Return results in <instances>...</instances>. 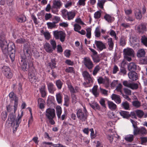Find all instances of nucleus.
<instances>
[{
	"instance_id": "f257e3e1",
	"label": "nucleus",
	"mask_w": 147,
	"mask_h": 147,
	"mask_svg": "<svg viewBox=\"0 0 147 147\" xmlns=\"http://www.w3.org/2000/svg\"><path fill=\"white\" fill-rule=\"evenodd\" d=\"M24 53L21 55V61L20 63L21 67L24 71H27L28 69L33 65L32 61H28L31 58V48L30 45L27 43L25 44L23 47Z\"/></svg>"
},
{
	"instance_id": "f03ea898",
	"label": "nucleus",
	"mask_w": 147,
	"mask_h": 147,
	"mask_svg": "<svg viewBox=\"0 0 147 147\" xmlns=\"http://www.w3.org/2000/svg\"><path fill=\"white\" fill-rule=\"evenodd\" d=\"M0 47L4 54L9 55L11 61L14 59L15 46L13 43H8L6 40H0Z\"/></svg>"
},
{
	"instance_id": "7ed1b4c3",
	"label": "nucleus",
	"mask_w": 147,
	"mask_h": 147,
	"mask_svg": "<svg viewBox=\"0 0 147 147\" xmlns=\"http://www.w3.org/2000/svg\"><path fill=\"white\" fill-rule=\"evenodd\" d=\"M18 116L19 115L18 119L16 120L15 119L16 116L12 113H10L8 116V121L10 122L9 123L13 127V133L17 130V128L21 122L22 116L19 117Z\"/></svg>"
},
{
	"instance_id": "20e7f679",
	"label": "nucleus",
	"mask_w": 147,
	"mask_h": 147,
	"mask_svg": "<svg viewBox=\"0 0 147 147\" xmlns=\"http://www.w3.org/2000/svg\"><path fill=\"white\" fill-rule=\"evenodd\" d=\"M61 13L63 18L65 20H73L76 15L74 10L68 11L65 9H63Z\"/></svg>"
},
{
	"instance_id": "39448f33",
	"label": "nucleus",
	"mask_w": 147,
	"mask_h": 147,
	"mask_svg": "<svg viewBox=\"0 0 147 147\" xmlns=\"http://www.w3.org/2000/svg\"><path fill=\"white\" fill-rule=\"evenodd\" d=\"M76 115L77 118L82 122L86 121L88 117V113L85 109L84 112H83L81 109H79L77 111Z\"/></svg>"
},
{
	"instance_id": "423d86ee",
	"label": "nucleus",
	"mask_w": 147,
	"mask_h": 147,
	"mask_svg": "<svg viewBox=\"0 0 147 147\" xmlns=\"http://www.w3.org/2000/svg\"><path fill=\"white\" fill-rule=\"evenodd\" d=\"M10 99L11 101H14V105L13 113H15L17 109V108L18 105V98L17 96L13 92H11L9 94Z\"/></svg>"
},
{
	"instance_id": "0eeeda50",
	"label": "nucleus",
	"mask_w": 147,
	"mask_h": 147,
	"mask_svg": "<svg viewBox=\"0 0 147 147\" xmlns=\"http://www.w3.org/2000/svg\"><path fill=\"white\" fill-rule=\"evenodd\" d=\"M2 71L4 75L8 78H11L13 74L10 68L4 65L2 68Z\"/></svg>"
},
{
	"instance_id": "6e6552de",
	"label": "nucleus",
	"mask_w": 147,
	"mask_h": 147,
	"mask_svg": "<svg viewBox=\"0 0 147 147\" xmlns=\"http://www.w3.org/2000/svg\"><path fill=\"white\" fill-rule=\"evenodd\" d=\"M54 36L56 39H59L61 42L65 41L66 36L65 33L62 31L57 32L54 33Z\"/></svg>"
},
{
	"instance_id": "1a4fd4ad",
	"label": "nucleus",
	"mask_w": 147,
	"mask_h": 147,
	"mask_svg": "<svg viewBox=\"0 0 147 147\" xmlns=\"http://www.w3.org/2000/svg\"><path fill=\"white\" fill-rule=\"evenodd\" d=\"M146 133L147 131L145 128L144 127L138 128L137 127L134 130L133 133L134 135L138 134L144 135Z\"/></svg>"
},
{
	"instance_id": "9d476101",
	"label": "nucleus",
	"mask_w": 147,
	"mask_h": 147,
	"mask_svg": "<svg viewBox=\"0 0 147 147\" xmlns=\"http://www.w3.org/2000/svg\"><path fill=\"white\" fill-rule=\"evenodd\" d=\"M84 64L85 67L89 69H92L94 66L92 62L88 57L84 58Z\"/></svg>"
},
{
	"instance_id": "9b49d317",
	"label": "nucleus",
	"mask_w": 147,
	"mask_h": 147,
	"mask_svg": "<svg viewBox=\"0 0 147 147\" xmlns=\"http://www.w3.org/2000/svg\"><path fill=\"white\" fill-rule=\"evenodd\" d=\"M36 71L35 70H33V71L30 72L28 73V78L29 81L31 83L35 82L38 78L36 76Z\"/></svg>"
},
{
	"instance_id": "f8f14e48",
	"label": "nucleus",
	"mask_w": 147,
	"mask_h": 147,
	"mask_svg": "<svg viewBox=\"0 0 147 147\" xmlns=\"http://www.w3.org/2000/svg\"><path fill=\"white\" fill-rule=\"evenodd\" d=\"M82 75L84 80L88 84H90L93 82L92 78L91 77L89 73L87 71H83Z\"/></svg>"
},
{
	"instance_id": "ddd939ff",
	"label": "nucleus",
	"mask_w": 147,
	"mask_h": 147,
	"mask_svg": "<svg viewBox=\"0 0 147 147\" xmlns=\"http://www.w3.org/2000/svg\"><path fill=\"white\" fill-rule=\"evenodd\" d=\"M45 115L47 118H54L55 116V110L51 108L48 109L46 111Z\"/></svg>"
},
{
	"instance_id": "4468645a",
	"label": "nucleus",
	"mask_w": 147,
	"mask_h": 147,
	"mask_svg": "<svg viewBox=\"0 0 147 147\" xmlns=\"http://www.w3.org/2000/svg\"><path fill=\"white\" fill-rule=\"evenodd\" d=\"M134 14L135 18L138 20H141L142 16L141 10L138 8H136L134 10Z\"/></svg>"
},
{
	"instance_id": "2eb2a0df",
	"label": "nucleus",
	"mask_w": 147,
	"mask_h": 147,
	"mask_svg": "<svg viewBox=\"0 0 147 147\" xmlns=\"http://www.w3.org/2000/svg\"><path fill=\"white\" fill-rule=\"evenodd\" d=\"M146 25L144 23L141 24L138 27L137 31L138 32L141 33H143L146 32L147 30L146 27Z\"/></svg>"
},
{
	"instance_id": "dca6fc26",
	"label": "nucleus",
	"mask_w": 147,
	"mask_h": 147,
	"mask_svg": "<svg viewBox=\"0 0 147 147\" xmlns=\"http://www.w3.org/2000/svg\"><path fill=\"white\" fill-rule=\"evenodd\" d=\"M95 43L96 45L97 48L100 51H101L103 49L106 48L105 45L101 41L95 40Z\"/></svg>"
},
{
	"instance_id": "f3484780",
	"label": "nucleus",
	"mask_w": 147,
	"mask_h": 147,
	"mask_svg": "<svg viewBox=\"0 0 147 147\" xmlns=\"http://www.w3.org/2000/svg\"><path fill=\"white\" fill-rule=\"evenodd\" d=\"M123 52L124 56H131L134 55V51L132 49L127 48L123 50Z\"/></svg>"
},
{
	"instance_id": "a211bd4d",
	"label": "nucleus",
	"mask_w": 147,
	"mask_h": 147,
	"mask_svg": "<svg viewBox=\"0 0 147 147\" xmlns=\"http://www.w3.org/2000/svg\"><path fill=\"white\" fill-rule=\"evenodd\" d=\"M128 76L129 78L132 81H136L138 79L137 74L135 71L129 72Z\"/></svg>"
},
{
	"instance_id": "6ab92c4d",
	"label": "nucleus",
	"mask_w": 147,
	"mask_h": 147,
	"mask_svg": "<svg viewBox=\"0 0 147 147\" xmlns=\"http://www.w3.org/2000/svg\"><path fill=\"white\" fill-rule=\"evenodd\" d=\"M111 97L112 99L114 100L116 103L119 104L121 103V100L119 95L113 94Z\"/></svg>"
},
{
	"instance_id": "aec40b11",
	"label": "nucleus",
	"mask_w": 147,
	"mask_h": 147,
	"mask_svg": "<svg viewBox=\"0 0 147 147\" xmlns=\"http://www.w3.org/2000/svg\"><path fill=\"white\" fill-rule=\"evenodd\" d=\"M137 65L134 63H130L128 66V69L129 71H134L136 70Z\"/></svg>"
},
{
	"instance_id": "412c9836",
	"label": "nucleus",
	"mask_w": 147,
	"mask_h": 147,
	"mask_svg": "<svg viewBox=\"0 0 147 147\" xmlns=\"http://www.w3.org/2000/svg\"><path fill=\"white\" fill-rule=\"evenodd\" d=\"M107 43L108 45V49L110 51H111L113 49L114 47V42L113 40V39L111 38H110L108 39L107 41Z\"/></svg>"
},
{
	"instance_id": "4be33fe9",
	"label": "nucleus",
	"mask_w": 147,
	"mask_h": 147,
	"mask_svg": "<svg viewBox=\"0 0 147 147\" xmlns=\"http://www.w3.org/2000/svg\"><path fill=\"white\" fill-rule=\"evenodd\" d=\"M48 89L49 92L53 93L55 89L54 86L52 82H48L47 83Z\"/></svg>"
},
{
	"instance_id": "5701e85b",
	"label": "nucleus",
	"mask_w": 147,
	"mask_h": 147,
	"mask_svg": "<svg viewBox=\"0 0 147 147\" xmlns=\"http://www.w3.org/2000/svg\"><path fill=\"white\" fill-rule=\"evenodd\" d=\"M40 91L42 97H45L47 94L46 91V86L45 84L42 85L40 89Z\"/></svg>"
},
{
	"instance_id": "b1692460",
	"label": "nucleus",
	"mask_w": 147,
	"mask_h": 147,
	"mask_svg": "<svg viewBox=\"0 0 147 147\" xmlns=\"http://www.w3.org/2000/svg\"><path fill=\"white\" fill-rule=\"evenodd\" d=\"M45 50L47 52L51 53L53 51V48H52L51 45L48 43H46L44 45Z\"/></svg>"
},
{
	"instance_id": "393cba45",
	"label": "nucleus",
	"mask_w": 147,
	"mask_h": 147,
	"mask_svg": "<svg viewBox=\"0 0 147 147\" xmlns=\"http://www.w3.org/2000/svg\"><path fill=\"white\" fill-rule=\"evenodd\" d=\"M55 59H52L51 60V62L48 64L49 66L51 69H53L56 67Z\"/></svg>"
},
{
	"instance_id": "a878e982",
	"label": "nucleus",
	"mask_w": 147,
	"mask_h": 147,
	"mask_svg": "<svg viewBox=\"0 0 147 147\" xmlns=\"http://www.w3.org/2000/svg\"><path fill=\"white\" fill-rule=\"evenodd\" d=\"M121 106V107L125 110H129L130 109L129 105L127 101L123 102Z\"/></svg>"
},
{
	"instance_id": "bb28decb",
	"label": "nucleus",
	"mask_w": 147,
	"mask_h": 147,
	"mask_svg": "<svg viewBox=\"0 0 147 147\" xmlns=\"http://www.w3.org/2000/svg\"><path fill=\"white\" fill-rule=\"evenodd\" d=\"M108 104L109 108L111 110H115L117 108V106L116 104L112 101H108Z\"/></svg>"
},
{
	"instance_id": "cd10ccee",
	"label": "nucleus",
	"mask_w": 147,
	"mask_h": 147,
	"mask_svg": "<svg viewBox=\"0 0 147 147\" xmlns=\"http://www.w3.org/2000/svg\"><path fill=\"white\" fill-rule=\"evenodd\" d=\"M145 52L143 49L139 50L137 52V56L138 57H144L145 55Z\"/></svg>"
},
{
	"instance_id": "c85d7f7f",
	"label": "nucleus",
	"mask_w": 147,
	"mask_h": 147,
	"mask_svg": "<svg viewBox=\"0 0 147 147\" xmlns=\"http://www.w3.org/2000/svg\"><path fill=\"white\" fill-rule=\"evenodd\" d=\"M98 87L97 85H95L92 89V92L96 97L98 96L99 95V93L97 91Z\"/></svg>"
},
{
	"instance_id": "c756f323",
	"label": "nucleus",
	"mask_w": 147,
	"mask_h": 147,
	"mask_svg": "<svg viewBox=\"0 0 147 147\" xmlns=\"http://www.w3.org/2000/svg\"><path fill=\"white\" fill-rule=\"evenodd\" d=\"M53 7L56 8H59L61 5V2L56 0H53Z\"/></svg>"
},
{
	"instance_id": "7c9ffc66",
	"label": "nucleus",
	"mask_w": 147,
	"mask_h": 147,
	"mask_svg": "<svg viewBox=\"0 0 147 147\" xmlns=\"http://www.w3.org/2000/svg\"><path fill=\"white\" fill-rule=\"evenodd\" d=\"M56 113L58 119L61 118V115L62 113V110L61 107L59 106H58L56 108Z\"/></svg>"
},
{
	"instance_id": "2f4dec72",
	"label": "nucleus",
	"mask_w": 147,
	"mask_h": 147,
	"mask_svg": "<svg viewBox=\"0 0 147 147\" xmlns=\"http://www.w3.org/2000/svg\"><path fill=\"white\" fill-rule=\"evenodd\" d=\"M38 104L39 105V107L40 109H42L44 107L45 102L43 99L39 98L38 100Z\"/></svg>"
},
{
	"instance_id": "473e14b6",
	"label": "nucleus",
	"mask_w": 147,
	"mask_h": 147,
	"mask_svg": "<svg viewBox=\"0 0 147 147\" xmlns=\"http://www.w3.org/2000/svg\"><path fill=\"white\" fill-rule=\"evenodd\" d=\"M134 138V136L133 135L129 134L125 136L124 139L126 141L131 142L133 141Z\"/></svg>"
},
{
	"instance_id": "72a5a7b5",
	"label": "nucleus",
	"mask_w": 147,
	"mask_h": 147,
	"mask_svg": "<svg viewBox=\"0 0 147 147\" xmlns=\"http://www.w3.org/2000/svg\"><path fill=\"white\" fill-rule=\"evenodd\" d=\"M120 114L123 118H128L129 117V112L122 111L119 112Z\"/></svg>"
},
{
	"instance_id": "f704fd0d",
	"label": "nucleus",
	"mask_w": 147,
	"mask_h": 147,
	"mask_svg": "<svg viewBox=\"0 0 147 147\" xmlns=\"http://www.w3.org/2000/svg\"><path fill=\"white\" fill-rule=\"evenodd\" d=\"M56 98L58 103L59 104L62 102V96L60 93H59L56 94Z\"/></svg>"
},
{
	"instance_id": "c9c22d12",
	"label": "nucleus",
	"mask_w": 147,
	"mask_h": 147,
	"mask_svg": "<svg viewBox=\"0 0 147 147\" xmlns=\"http://www.w3.org/2000/svg\"><path fill=\"white\" fill-rule=\"evenodd\" d=\"M104 18L109 22H111L113 21V18L110 15L107 14L105 15Z\"/></svg>"
},
{
	"instance_id": "e433bc0d",
	"label": "nucleus",
	"mask_w": 147,
	"mask_h": 147,
	"mask_svg": "<svg viewBox=\"0 0 147 147\" xmlns=\"http://www.w3.org/2000/svg\"><path fill=\"white\" fill-rule=\"evenodd\" d=\"M141 41L144 45L147 47V37L144 35L141 37Z\"/></svg>"
},
{
	"instance_id": "4c0bfd02",
	"label": "nucleus",
	"mask_w": 147,
	"mask_h": 147,
	"mask_svg": "<svg viewBox=\"0 0 147 147\" xmlns=\"http://www.w3.org/2000/svg\"><path fill=\"white\" fill-rule=\"evenodd\" d=\"M132 105L136 108H139L141 106V103L140 102H139L138 100L134 101L132 102Z\"/></svg>"
},
{
	"instance_id": "58836bf2",
	"label": "nucleus",
	"mask_w": 147,
	"mask_h": 147,
	"mask_svg": "<svg viewBox=\"0 0 147 147\" xmlns=\"http://www.w3.org/2000/svg\"><path fill=\"white\" fill-rule=\"evenodd\" d=\"M103 84L105 85V87L106 88L109 87L110 85V82L109 79L108 78L105 77Z\"/></svg>"
},
{
	"instance_id": "ea45409f",
	"label": "nucleus",
	"mask_w": 147,
	"mask_h": 147,
	"mask_svg": "<svg viewBox=\"0 0 147 147\" xmlns=\"http://www.w3.org/2000/svg\"><path fill=\"white\" fill-rule=\"evenodd\" d=\"M56 85L59 89L61 88L63 84V82L59 80H57L55 83Z\"/></svg>"
},
{
	"instance_id": "a19ab883",
	"label": "nucleus",
	"mask_w": 147,
	"mask_h": 147,
	"mask_svg": "<svg viewBox=\"0 0 147 147\" xmlns=\"http://www.w3.org/2000/svg\"><path fill=\"white\" fill-rule=\"evenodd\" d=\"M129 88L132 90H136L138 88V85L137 83H131Z\"/></svg>"
},
{
	"instance_id": "79ce46f5",
	"label": "nucleus",
	"mask_w": 147,
	"mask_h": 147,
	"mask_svg": "<svg viewBox=\"0 0 147 147\" xmlns=\"http://www.w3.org/2000/svg\"><path fill=\"white\" fill-rule=\"evenodd\" d=\"M136 112L137 116L140 118H142L144 114V112L141 110H138Z\"/></svg>"
},
{
	"instance_id": "37998d69",
	"label": "nucleus",
	"mask_w": 147,
	"mask_h": 147,
	"mask_svg": "<svg viewBox=\"0 0 147 147\" xmlns=\"http://www.w3.org/2000/svg\"><path fill=\"white\" fill-rule=\"evenodd\" d=\"M106 1L105 0H98L97 5L101 9L103 8V5Z\"/></svg>"
},
{
	"instance_id": "c03bdc74",
	"label": "nucleus",
	"mask_w": 147,
	"mask_h": 147,
	"mask_svg": "<svg viewBox=\"0 0 147 147\" xmlns=\"http://www.w3.org/2000/svg\"><path fill=\"white\" fill-rule=\"evenodd\" d=\"M95 36L97 37H99L100 36V27H97L94 31Z\"/></svg>"
},
{
	"instance_id": "a18cd8bd",
	"label": "nucleus",
	"mask_w": 147,
	"mask_h": 147,
	"mask_svg": "<svg viewBox=\"0 0 147 147\" xmlns=\"http://www.w3.org/2000/svg\"><path fill=\"white\" fill-rule=\"evenodd\" d=\"M100 68L99 65H97L96 66L94 69L92 74L94 76H96L100 70Z\"/></svg>"
},
{
	"instance_id": "49530a36",
	"label": "nucleus",
	"mask_w": 147,
	"mask_h": 147,
	"mask_svg": "<svg viewBox=\"0 0 147 147\" xmlns=\"http://www.w3.org/2000/svg\"><path fill=\"white\" fill-rule=\"evenodd\" d=\"M48 28L50 29H52L55 28L56 26L55 24L53 22H48L47 23Z\"/></svg>"
},
{
	"instance_id": "de8ad7c7",
	"label": "nucleus",
	"mask_w": 147,
	"mask_h": 147,
	"mask_svg": "<svg viewBox=\"0 0 147 147\" xmlns=\"http://www.w3.org/2000/svg\"><path fill=\"white\" fill-rule=\"evenodd\" d=\"M74 30L75 31L78 32L79 30H80L81 28V26L77 24H74Z\"/></svg>"
},
{
	"instance_id": "09e8293b",
	"label": "nucleus",
	"mask_w": 147,
	"mask_h": 147,
	"mask_svg": "<svg viewBox=\"0 0 147 147\" xmlns=\"http://www.w3.org/2000/svg\"><path fill=\"white\" fill-rule=\"evenodd\" d=\"M120 44L122 46H125L126 44V42L125 39L124 37L122 36L120 40Z\"/></svg>"
},
{
	"instance_id": "8fccbe9b",
	"label": "nucleus",
	"mask_w": 147,
	"mask_h": 147,
	"mask_svg": "<svg viewBox=\"0 0 147 147\" xmlns=\"http://www.w3.org/2000/svg\"><path fill=\"white\" fill-rule=\"evenodd\" d=\"M122 86L121 84H119L115 89V90L119 92L122 94Z\"/></svg>"
},
{
	"instance_id": "3c124183",
	"label": "nucleus",
	"mask_w": 147,
	"mask_h": 147,
	"mask_svg": "<svg viewBox=\"0 0 147 147\" xmlns=\"http://www.w3.org/2000/svg\"><path fill=\"white\" fill-rule=\"evenodd\" d=\"M86 31L87 32L86 36L88 38H90L91 36V28H87L86 29Z\"/></svg>"
},
{
	"instance_id": "603ef678",
	"label": "nucleus",
	"mask_w": 147,
	"mask_h": 147,
	"mask_svg": "<svg viewBox=\"0 0 147 147\" xmlns=\"http://www.w3.org/2000/svg\"><path fill=\"white\" fill-rule=\"evenodd\" d=\"M50 43L52 46L53 49L55 50L56 47V43L55 41L54 40H50Z\"/></svg>"
},
{
	"instance_id": "864d4df0",
	"label": "nucleus",
	"mask_w": 147,
	"mask_h": 147,
	"mask_svg": "<svg viewBox=\"0 0 147 147\" xmlns=\"http://www.w3.org/2000/svg\"><path fill=\"white\" fill-rule=\"evenodd\" d=\"M65 71L66 72L68 73H75L74 68L73 67H69L68 68H66Z\"/></svg>"
},
{
	"instance_id": "5fc2aeb1",
	"label": "nucleus",
	"mask_w": 147,
	"mask_h": 147,
	"mask_svg": "<svg viewBox=\"0 0 147 147\" xmlns=\"http://www.w3.org/2000/svg\"><path fill=\"white\" fill-rule=\"evenodd\" d=\"M120 75H125L126 74V71L125 68L122 67L120 69V71L119 72Z\"/></svg>"
},
{
	"instance_id": "6e6d98bb",
	"label": "nucleus",
	"mask_w": 147,
	"mask_h": 147,
	"mask_svg": "<svg viewBox=\"0 0 147 147\" xmlns=\"http://www.w3.org/2000/svg\"><path fill=\"white\" fill-rule=\"evenodd\" d=\"M101 13L100 11L95 12L94 15V18L95 19H98L100 17Z\"/></svg>"
},
{
	"instance_id": "4d7b16f0",
	"label": "nucleus",
	"mask_w": 147,
	"mask_h": 147,
	"mask_svg": "<svg viewBox=\"0 0 147 147\" xmlns=\"http://www.w3.org/2000/svg\"><path fill=\"white\" fill-rule=\"evenodd\" d=\"M72 102L73 103H76L77 102V98L75 94H71Z\"/></svg>"
},
{
	"instance_id": "13d9d810",
	"label": "nucleus",
	"mask_w": 147,
	"mask_h": 147,
	"mask_svg": "<svg viewBox=\"0 0 147 147\" xmlns=\"http://www.w3.org/2000/svg\"><path fill=\"white\" fill-rule=\"evenodd\" d=\"M1 118L3 120H5L7 116V113L6 111L2 112L1 114Z\"/></svg>"
},
{
	"instance_id": "bf43d9fd",
	"label": "nucleus",
	"mask_w": 147,
	"mask_h": 147,
	"mask_svg": "<svg viewBox=\"0 0 147 147\" xmlns=\"http://www.w3.org/2000/svg\"><path fill=\"white\" fill-rule=\"evenodd\" d=\"M142 144H145L147 142V138L146 137H141L140 138Z\"/></svg>"
},
{
	"instance_id": "052dcab7",
	"label": "nucleus",
	"mask_w": 147,
	"mask_h": 147,
	"mask_svg": "<svg viewBox=\"0 0 147 147\" xmlns=\"http://www.w3.org/2000/svg\"><path fill=\"white\" fill-rule=\"evenodd\" d=\"M104 80V78H103L102 77H99L97 79V81L99 84H103Z\"/></svg>"
},
{
	"instance_id": "680f3d73",
	"label": "nucleus",
	"mask_w": 147,
	"mask_h": 147,
	"mask_svg": "<svg viewBox=\"0 0 147 147\" xmlns=\"http://www.w3.org/2000/svg\"><path fill=\"white\" fill-rule=\"evenodd\" d=\"M140 63L142 64H147V57H145L141 59L140 60Z\"/></svg>"
},
{
	"instance_id": "e2e57ef3",
	"label": "nucleus",
	"mask_w": 147,
	"mask_h": 147,
	"mask_svg": "<svg viewBox=\"0 0 147 147\" xmlns=\"http://www.w3.org/2000/svg\"><path fill=\"white\" fill-rule=\"evenodd\" d=\"M60 18L58 16H55L53 19V22L55 24L58 23L60 20Z\"/></svg>"
},
{
	"instance_id": "0e129e2a",
	"label": "nucleus",
	"mask_w": 147,
	"mask_h": 147,
	"mask_svg": "<svg viewBox=\"0 0 147 147\" xmlns=\"http://www.w3.org/2000/svg\"><path fill=\"white\" fill-rule=\"evenodd\" d=\"M45 20H47L52 18V15L50 13H46L45 14Z\"/></svg>"
},
{
	"instance_id": "69168bd1",
	"label": "nucleus",
	"mask_w": 147,
	"mask_h": 147,
	"mask_svg": "<svg viewBox=\"0 0 147 147\" xmlns=\"http://www.w3.org/2000/svg\"><path fill=\"white\" fill-rule=\"evenodd\" d=\"M100 89L101 94L105 96H107L108 95V91L101 88H100Z\"/></svg>"
},
{
	"instance_id": "338daca9",
	"label": "nucleus",
	"mask_w": 147,
	"mask_h": 147,
	"mask_svg": "<svg viewBox=\"0 0 147 147\" xmlns=\"http://www.w3.org/2000/svg\"><path fill=\"white\" fill-rule=\"evenodd\" d=\"M93 61L94 63H98L100 61V59L98 56H96L93 57Z\"/></svg>"
},
{
	"instance_id": "774afa93",
	"label": "nucleus",
	"mask_w": 147,
	"mask_h": 147,
	"mask_svg": "<svg viewBox=\"0 0 147 147\" xmlns=\"http://www.w3.org/2000/svg\"><path fill=\"white\" fill-rule=\"evenodd\" d=\"M26 42V40L24 39L20 38L18 39L16 42L17 43L22 44L25 43Z\"/></svg>"
}]
</instances>
